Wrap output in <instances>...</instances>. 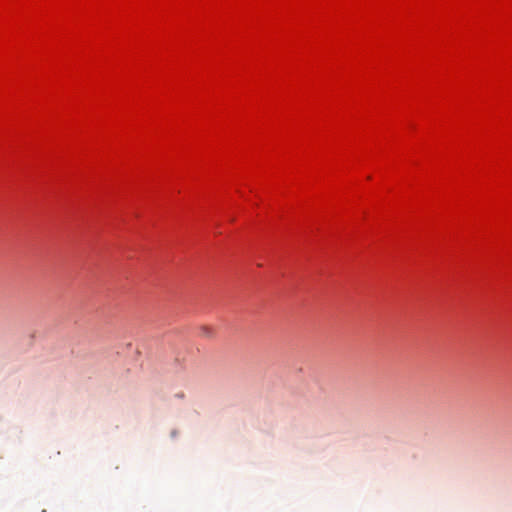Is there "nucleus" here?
<instances>
[{
	"mask_svg": "<svg viewBox=\"0 0 512 512\" xmlns=\"http://www.w3.org/2000/svg\"><path fill=\"white\" fill-rule=\"evenodd\" d=\"M200 333L204 337H211L213 335V330L210 327L203 326L201 327Z\"/></svg>",
	"mask_w": 512,
	"mask_h": 512,
	"instance_id": "1",
	"label": "nucleus"
}]
</instances>
